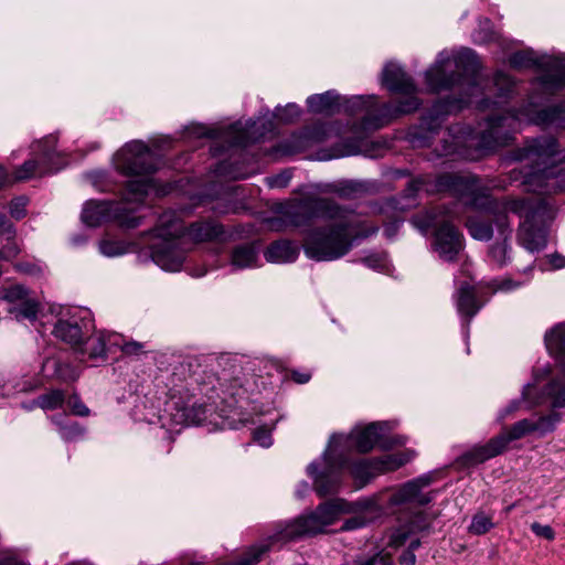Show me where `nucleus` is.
<instances>
[{
	"instance_id": "nucleus-55",
	"label": "nucleus",
	"mask_w": 565,
	"mask_h": 565,
	"mask_svg": "<svg viewBox=\"0 0 565 565\" xmlns=\"http://www.w3.org/2000/svg\"><path fill=\"white\" fill-rule=\"evenodd\" d=\"M433 518L424 512L415 513L408 521L407 525L413 533H420L429 531L431 527Z\"/></svg>"
},
{
	"instance_id": "nucleus-34",
	"label": "nucleus",
	"mask_w": 565,
	"mask_h": 565,
	"mask_svg": "<svg viewBox=\"0 0 565 565\" xmlns=\"http://www.w3.org/2000/svg\"><path fill=\"white\" fill-rule=\"evenodd\" d=\"M318 190L322 193H334L341 199L353 200L364 191V186L362 183L355 181H341L337 183L324 184L319 186Z\"/></svg>"
},
{
	"instance_id": "nucleus-2",
	"label": "nucleus",
	"mask_w": 565,
	"mask_h": 565,
	"mask_svg": "<svg viewBox=\"0 0 565 565\" xmlns=\"http://www.w3.org/2000/svg\"><path fill=\"white\" fill-rule=\"evenodd\" d=\"M478 70V56L471 49H461L452 60L444 52L438 55L435 64L425 72L427 87L433 93L456 90L458 95L446 96L433 104L420 117L419 131L414 134V141L426 142L438 132L448 115L469 105L471 97L480 92Z\"/></svg>"
},
{
	"instance_id": "nucleus-51",
	"label": "nucleus",
	"mask_w": 565,
	"mask_h": 565,
	"mask_svg": "<svg viewBox=\"0 0 565 565\" xmlns=\"http://www.w3.org/2000/svg\"><path fill=\"white\" fill-rule=\"evenodd\" d=\"M54 375L62 382H74L78 379L79 373L68 363L54 360Z\"/></svg>"
},
{
	"instance_id": "nucleus-9",
	"label": "nucleus",
	"mask_w": 565,
	"mask_h": 565,
	"mask_svg": "<svg viewBox=\"0 0 565 565\" xmlns=\"http://www.w3.org/2000/svg\"><path fill=\"white\" fill-rule=\"evenodd\" d=\"M82 221L90 227L115 221L120 227L131 230L141 224L142 217L135 215V209L128 207L127 202L90 200L84 205Z\"/></svg>"
},
{
	"instance_id": "nucleus-48",
	"label": "nucleus",
	"mask_w": 565,
	"mask_h": 565,
	"mask_svg": "<svg viewBox=\"0 0 565 565\" xmlns=\"http://www.w3.org/2000/svg\"><path fill=\"white\" fill-rule=\"evenodd\" d=\"M561 414L557 412H552L547 415L541 416L536 422H534V427H536L535 431H539L541 435L554 431L557 423L561 422Z\"/></svg>"
},
{
	"instance_id": "nucleus-20",
	"label": "nucleus",
	"mask_w": 565,
	"mask_h": 565,
	"mask_svg": "<svg viewBox=\"0 0 565 565\" xmlns=\"http://www.w3.org/2000/svg\"><path fill=\"white\" fill-rule=\"evenodd\" d=\"M431 481L433 478L429 475H423L413 480L407 481L392 494V503H409L417 507L429 504L433 500L431 492L424 493L422 490L428 487L431 483Z\"/></svg>"
},
{
	"instance_id": "nucleus-42",
	"label": "nucleus",
	"mask_w": 565,
	"mask_h": 565,
	"mask_svg": "<svg viewBox=\"0 0 565 565\" xmlns=\"http://www.w3.org/2000/svg\"><path fill=\"white\" fill-rule=\"evenodd\" d=\"M65 393L62 390H51L50 392L38 396L33 404L44 411H54L63 406Z\"/></svg>"
},
{
	"instance_id": "nucleus-47",
	"label": "nucleus",
	"mask_w": 565,
	"mask_h": 565,
	"mask_svg": "<svg viewBox=\"0 0 565 565\" xmlns=\"http://www.w3.org/2000/svg\"><path fill=\"white\" fill-rule=\"evenodd\" d=\"M303 138L309 142H323L328 139L329 128L324 122H316L311 126H308L302 131Z\"/></svg>"
},
{
	"instance_id": "nucleus-43",
	"label": "nucleus",
	"mask_w": 565,
	"mask_h": 565,
	"mask_svg": "<svg viewBox=\"0 0 565 565\" xmlns=\"http://www.w3.org/2000/svg\"><path fill=\"white\" fill-rule=\"evenodd\" d=\"M53 420L58 426L60 437L67 443L83 438L86 433V428L77 422L57 423L56 417H53Z\"/></svg>"
},
{
	"instance_id": "nucleus-12",
	"label": "nucleus",
	"mask_w": 565,
	"mask_h": 565,
	"mask_svg": "<svg viewBox=\"0 0 565 565\" xmlns=\"http://www.w3.org/2000/svg\"><path fill=\"white\" fill-rule=\"evenodd\" d=\"M2 300L8 303V318L17 321L28 320L34 322L41 310L40 302L30 296L23 285L13 284L2 289Z\"/></svg>"
},
{
	"instance_id": "nucleus-46",
	"label": "nucleus",
	"mask_w": 565,
	"mask_h": 565,
	"mask_svg": "<svg viewBox=\"0 0 565 565\" xmlns=\"http://www.w3.org/2000/svg\"><path fill=\"white\" fill-rule=\"evenodd\" d=\"M214 172L228 179H246L249 173L243 171L236 163L224 160L216 164Z\"/></svg>"
},
{
	"instance_id": "nucleus-57",
	"label": "nucleus",
	"mask_w": 565,
	"mask_h": 565,
	"mask_svg": "<svg viewBox=\"0 0 565 565\" xmlns=\"http://www.w3.org/2000/svg\"><path fill=\"white\" fill-rule=\"evenodd\" d=\"M494 85L498 87V90H499V97H509V95L513 92L514 89V81L512 79L511 76H509L508 74L503 73V72H497L494 74Z\"/></svg>"
},
{
	"instance_id": "nucleus-1",
	"label": "nucleus",
	"mask_w": 565,
	"mask_h": 565,
	"mask_svg": "<svg viewBox=\"0 0 565 565\" xmlns=\"http://www.w3.org/2000/svg\"><path fill=\"white\" fill-rule=\"evenodd\" d=\"M278 212L292 226L307 225L315 218L335 221L308 231L305 254L317 262L335 260L347 255L354 243L379 232V226L361 218L348 217L351 211L329 198L306 194L281 204Z\"/></svg>"
},
{
	"instance_id": "nucleus-28",
	"label": "nucleus",
	"mask_w": 565,
	"mask_h": 565,
	"mask_svg": "<svg viewBox=\"0 0 565 565\" xmlns=\"http://www.w3.org/2000/svg\"><path fill=\"white\" fill-rule=\"evenodd\" d=\"M267 262L270 263H291L298 256V249L290 241L280 239L271 243L264 253Z\"/></svg>"
},
{
	"instance_id": "nucleus-50",
	"label": "nucleus",
	"mask_w": 565,
	"mask_h": 565,
	"mask_svg": "<svg viewBox=\"0 0 565 565\" xmlns=\"http://www.w3.org/2000/svg\"><path fill=\"white\" fill-rule=\"evenodd\" d=\"M412 223L422 233H427L430 228L437 226V214L435 210L425 212L424 214L415 215Z\"/></svg>"
},
{
	"instance_id": "nucleus-45",
	"label": "nucleus",
	"mask_w": 565,
	"mask_h": 565,
	"mask_svg": "<svg viewBox=\"0 0 565 565\" xmlns=\"http://www.w3.org/2000/svg\"><path fill=\"white\" fill-rule=\"evenodd\" d=\"M532 390H533V385H531V384L525 385L523 387V390H522L521 399L520 401L519 399L512 401L504 408V411L502 413V417H507V416L511 415L512 413H514L515 411H518L520 408L522 402H527L529 403V407L527 408H532L534 406L540 405L543 402V397L532 398V396H531Z\"/></svg>"
},
{
	"instance_id": "nucleus-49",
	"label": "nucleus",
	"mask_w": 565,
	"mask_h": 565,
	"mask_svg": "<svg viewBox=\"0 0 565 565\" xmlns=\"http://www.w3.org/2000/svg\"><path fill=\"white\" fill-rule=\"evenodd\" d=\"M129 245L121 241L104 239L99 244V250L108 257H116L128 252Z\"/></svg>"
},
{
	"instance_id": "nucleus-32",
	"label": "nucleus",
	"mask_w": 565,
	"mask_h": 565,
	"mask_svg": "<svg viewBox=\"0 0 565 565\" xmlns=\"http://www.w3.org/2000/svg\"><path fill=\"white\" fill-rule=\"evenodd\" d=\"M416 452L411 449H405L403 451L384 455L380 458L375 459V465L380 468V472L384 473L387 471H394L404 465L408 463L414 459Z\"/></svg>"
},
{
	"instance_id": "nucleus-52",
	"label": "nucleus",
	"mask_w": 565,
	"mask_h": 565,
	"mask_svg": "<svg viewBox=\"0 0 565 565\" xmlns=\"http://www.w3.org/2000/svg\"><path fill=\"white\" fill-rule=\"evenodd\" d=\"M150 183L148 179L131 180L127 183V191L134 201L141 202L148 194Z\"/></svg>"
},
{
	"instance_id": "nucleus-11",
	"label": "nucleus",
	"mask_w": 565,
	"mask_h": 565,
	"mask_svg": "<svg viewBox=\"0 0 565 565\" xmlns=\"http://www.w3.org/2000/svg\"><path fill=\"white\" fill-rule=\"evenodd\" d=\"M422 105L417 96L401 98L396 105L391 103L379 104L374 95L367 114L362 117L361 127L365 130H376L388 125L392 120L416 111Z\"/></svg>"
},
{
	"instance_id": "nucleus-17",
	"label": "nucleus",
	"mask_w": 565,
	"mask_h": 565,
	"mask_svg": "<svg viewBox=\"0 0 565 565\" xmlns=\"http://www.w3.org/2000/svg\"><path fill=\"white\" fill-rule=\"evenodd\" d=\"M383 425L381 423H371L362 429L354 430L350 434L349 438L351 444L361 454H367L376 444L383 449L392 448L394 445H404L406 439L404 437H394L392 440L382 441Z\"/></svg>"
},
{
	"instance_id": "nucleus-25",
	"label": "nucleus",
	"mask_w": 565,
	"mask_h": 565,
	"mask_svg": "<svg viewBox=\"0 0 565 565\" xmlns=\"http://www.w3.org/2000/svg\"><path fill=\"white\" fill-rule=\"evenodd\" d=\"M307 107L312 114L332 116L342 110L341 96L335 90L313 94L307 98Z\"/></svg>"
},
{
	"instance_id": "nucleus-41",
	"label": "nucleus",
	"mask_w": 565,
	"mask_h": 565,
	"mask_svg": "<svg viewBox=\"0 0 565 565\" xmlns=\"http://www.w3.org/2000/svg\"><path fill=\"white\" fill-rule=\"evenodd\" d=\"M544 397L552 399V408L565 407V384L561 380L553 379L543 388Z\"/></svg>"
},
{
	"instance_id": "nucleus-40",
	"label": "nucleus",
	"mask_w": 565,
	"mask_h": 565,
	"mask_svg": "<svg viewBox=\"0 0 565 565\" xmlns=\"http://www.w3.org/2000/svg\"><path fill=\"white\" fill-rule=\"evenodd\" d=\"M2 259H11L20 253V245L15 238V227L12 223L2 220Z\"/></svg>"
},
{
	"instance_id": "nucleus-6",
	"label": "nucleus",
	"mask_w": 565,
	"mask_h": 565,
	"mask_svg": "<svg viewBox=\"0 0 565 565\" xmlns=\"http://www.w3.org/2000/svg\"><path fill=\"white\" fill-rule=\"evenodd\" d=\"M184 230L185 226L175 212L169 211L160 215L153 230L160 242L151 246L150 256L162 269L177 271L181 268L185 255Z\"/></svg>"
},
{
	"instance_id": "nucleus-7",
	"label": "nucleus",
	"mask_w": 565,
	"mask_h": 565,
	"mask_svg": "<svg viewBox=\"0 0 565 565\" xmlns=\"http://www.w3.org/2000/svg\"><path fill=\"white\" fill-rule=\"evenodd\" d=\"M516 214L523 220L527 216H546L548 212L547 203L543 199H495L489 196L484 213L493 216L497 231L501 233H512V227L508 213Z\"/></svg>"
},
{
	"instance_id": "nucleus-16",
	"label": "nucleus",
	"mask_w": 565,
	"mask_h": 565,
	"mask_svg": "<svg viewBox=\"0 0 565 565\" xmlns=\"http://www.w3.org/2000/svg\"><path fill=\"white\" fill-rule=\"evenodd\" d=\"M326 467L319 471V465L311 462L308 468V475L313 479V488L317 494L321 498L334 494L339 491L341 486V470L343 462L339 465L329 461V455H323Z\"/></svg>"
},
{
	"instance_id": "nucleus-30",
	"label": "nucleus",
	"mask_w": 565,
	"mask_h": 565,
	"mask_svg": "<svg viewBox=\"0 0 565 565\" xmlns=\"http://www.w3.org/2000/svg\"><path fill=\"white\" fill-rule=\"evenodd\" d=\"M498 232V242L489 247V258L498 267L502 268L511 262V245L510 239L512 233Z\"/></svg>"
},
{
	"instance_id": "nucleus-36",
	"label": "nucleus",
	"mask_w": 565,
	"mask_h": 565,
	"mask_svg": "<svg viewBox=\"0 0 565 565\" xmlns=\"http://www.w3.org/2000/svg\"><path fill=\"white\" fill-rule=\"evenodd\" d=\"M174 420L184 425H199L206 418V406L203 404L186 405L173 415Z\"/></svg>"
},
{
	"instance_id": "nucleus-3",
	"label": "nucleus",
	"mask_w": 565,
	"mask_h": 565,
	"mask_svg": "<svg viewBox=\"0 0 565 565\" xmlns=\"http://www.w3.org/2000/svg\"><path fill=\"white\" fill-rule=\"evenodd\" d=\"M521 111L507 110L491 115L487 119V128L475 135L469 126L455 124L447 128L434 149L436 157H458L477 160L488 152L510 145L520 126Z\"/></svg>"
},
{
	"instance_id": "nucleus-33",
	"label": "nucleus",
	"mask_w": 565,
	"mask_h": 565,
	"mask_svg": "<svg viewBox=\"0 0 565 565\" xmlns=\"http://www.w3.org/2000/svg\"><path fill=\"white\" fill-rule=\"evenodd\" d=\"M350 473L358 483L359 488H362L381 472L380 468L375 465V459H362L353 462L350 466Z\"/></svg>"
},
{
	"instance_id": "nucleus-27",
	"label": "nucleus",
	"mask_w": 565,
	"mask_h": 565,
	"mask_svg": "<svg viewBox=\"0 0 565 565\" xmlns=\"http://www.w3.org/2000/svg\"><path fill=\"white\" fill-rule=\"evenodd\" d=\"M264 136V131L258 132L257 122L252 121L245 127L241 122H236L230 127L228 139L232 147L244 148L249 143L256 142Z\"/></svg>"
},
{
	"instance_id": "nucleus-60",
	"label": "nucleus",
	"mask_w": 565,
	"mask_h": 565,
	"mask_svg": "<svg viewBox=\"0 0 565 565\" xmlns=\"http://www.w3.org/2000/svg\"><path fill=\"white\" fill-rule=\"evenodd\" d=\"M290 180L291 173L286 170L278 174L267 177L265 182L270 189H284L289 184Z\"/></svg>"
},
{
	"instance_id": "nucleus-35",
	"label": "nucleus",
	"mask_w": 565,
	"mask_h": 565,
	"mask_svg": "<svg viewBox=\"0 0 565 565\" xmlns=\"http://www.w3.org/2000/svg\"><path fill=\"white\" fill-rule=\"evenodd\" d=\"M544 342L547 351L554 358L565 353V322L557 323L546 331Z\"/></svg>"
},
{
	"instance_id": "nucleus-61",
	"label": "nucleus",
	"mask_w": 565,
	"mask_h": 565,
	"mask_svg": "<svg viewBox=\"0 0 565 565\" xmlns=\"http://www.w3.org/2000/svg\"><path fill=\"white\" fill-rule=\"evenodd\" d=\"M354 565H394L390 555L377 553L367 558L354 561Z\"/></svg>"
},
{
	"instance_id": "nucleus-31",
	"label": "nucleus",
	"mask_w": 565,
	"mask_h": 565,
	"mask_svg": "<svg viewBox=\"0 0 565 565\" xmlns=\"http://www.w3.org/2000/svg\"><path fill=\"white\" fill-rule=\"evenodd\" d=\"M258 258V250L255 243L237 245L232 250L231 263L235 268L243 269L253 267Z\"/></svg>"
},
{
	"instance_id": "nucleus-38",
	"label": "nucleus",
	"mask_w": 565,
	"mask_h": 565,
	"mask_svg": "<svg viewBox=\"0 0 565 565\" xmlns=\"http://www.w3.org/2000/svg\"><path fill=\"white\" fill-rule=\"evenodd\" d=\"M458 175V173L445 172L435 178L429 177V185L426 188V192L429 194L448 193L451 195Z\"/></svg>"
},
{
	"instance_id": "nucleus-15",
	"label": "nucleus",
	"mask_w": 565,
	"mask_h": 565,
	"mask_svg": "<svg viewBox=\"0 0 565 565\" xmlns=\"http://www.w3.org/2000/svg\"><path fill=\"white\" fill-rule=\"evenodd\" d=\"M497 185L484 184L478 175H458L452 196L467 200V204L475 209L484 212L489 192Z\"/></svg>"
},
{
	"instance_id": "nucleus-24",
	"label": "nucleus",
	"mask_w": 565,
	"mask_h": 565,
	"mask_svg": "<svg viewBox=\"0 0 565 565\" xmlns=\"http://www.w3.org/2000/svg\"><path fill=\"white\" fill-rule=\"evenodd\" d=\"M456 306L458 312L469 322L482 307L477 288L469 282H461L456 292Z\"/></svg>"
},
{
	"instance_id": "nucleus-4",
	"label": "nucleus",
	"mask_w": 565,
	"mask_h": 565,
	"mask_svg": "<svg viewBox=\"0 0 565 565\" xmlns=\"http://www.w3.org/2000/svg\"><path fill=\"white\" fill-rule=\"evenodd\" d=\"M345 512H350V509L343 499L322 502L309 514L277 524L275 533L252 545L237 561L224 565H256L276 544L282 545L303 536L323 533L327 526L333 524L339 515Z\"/></svg>"
},
{
	"instance_id": "nucleus-19",
	"label": "nucleus",
	"mask_w": 565,
	"mask_h": 565,
	"mask_svg": "<svg viewBox=\"0 0 565 565\" xmlns=\"http://www.w3.org/2000/svg\"><path fill=\"white\" fill-rule=\"evenodd\" d=\"M434 245L441 259L455 262L463 249V235L451 223L444 222L435 232Z\"/></svg>"
},
{
	"instance_id": "nucleus-53",
	"label": "nucleus",
	"mask_w": 565,
	"mask_h": 565,
	"mask_svg": "<svg viewBox=\"0 0 565 565\" xmlns=\"http://www.w3.org/2000/svg\"><path fill=\"white\" fill-rule=\"evenodd\" d=\"M114 344L120 348L124 355L130 358H139L147 352L145 350V343L134 340L125 341L122 339V342L120 343L117 339H115Z\"/></svg>"
},
{
	"instance_id": "nucleus-54",
	"label": "nucleus",
	"mask_w": 565,
	"mask_h": 565,
	"mask_svg": "<svg viewBox=\"0 0 565 565\" xmlns=\"http://www.w3.org/2000/svg\"><path fill=\"white\" fill-rule=\"evenodd\" d=\"M301 115V109L298 105L290 103L286 105L285 107H277L275 110V117L279 121L289 124L297 120Z\"/></svg>"
},
{
	"instance_id": "nucleus-22",
	"label": "nucleus",
	"mask_w": 565,
	"mask_h": 565,
	"mask_svg": "<svg viewBox=\"0 0 565 565\" xmlns=\"http://www.w3.org/2000/svg\"><path fill=\"white\" fill-rule=\"evenodd\" d=\"M555 61H562V58H537L534 51L532 50H522L514 52L509 57V63L514 68H530L534 66H546L550 70L554 71L555 74L548 75L545 78V83L552 84L556 88H561L562 85H558V75L562 72V68L555 64Z\"/></svg>"
},
{
	"instance_id": "nucleus-39",
	"label": "nucleus",
	"mask_w": 565,
	"mask_h": 565,
	"mask_svg": "<svg viewBox=\"0 0 565 565\" xmlns=\"http://www.w3.org/2000/svg\"><path fill=\"white\" fill-rule=\"evenodd\" d=\"M372 102H374V95H359L343 99L341 98L342 110L351 116L360 114H363V116L366 115Z\"/></svg>"
},
{
	"instance_id": "nucleus-18",
	"label": "nucleus",
	"mask_w": 565,
	"mask_h": 565,
	"mask_svg": "<svg viewBox=\"0 0 565 565\" xmlns=\"http://www.w3.org/2000/svg\"><path fill=\"white\" fill-rule=\"evenodd\" d=\"M89 321L77 319H60L55 322L52 333L55 338L70 344L76 352L84 353V344L89 338Z\"/></svg>"
},
{
	"instance_id": "nucleus-5",
	"label": "nucleus",
	"mask_w": 565,
	"mask_h": 565,
	"mask_svg": "<svg viewBox=\"0 0 565 565\" xmlns=\"http://www.w3.org/2000/svg\"><path fill=\"white\" fill-rule=\"evenodd\" d=\"M558 152V142L552 136L532 139L519 150L518 160H530L536 164H547ZM524 184L532 192L550 195L565 190V169L557 167L532 168L524 174Z\"/></svg>"
},
{
	"instance_id": "nucleus-14",
	"label": "nucleus",
	"mask_w": 565,
	"mask_h": 565,
	"mask_svg": "<svg viewBox=\"0 0 565 565\" xmlns=\"http://www.w3.org/2000/svg\"><path fill=\"white\" fill-rule=\"evenodd\" d=\"M497 185L484 184L478 175H458L452 196L467 200V204L475 209L484 212L489 192Z\"/></svg>"
},
{
	"instance_id": "nucleus-56",
	"label": "nucleus",
	"mask_w": 565,
	"mask_h": 565,
	"mask_svg": "<svg viewBox=\"0 0 565 565\" xmlns=\"http://www.w3.org/2000/svg\"><path fill=\"white\" fill-rule=\"evenodd\" d=\"M492 527L493 523L491 519L483 513H479L472 518L469 525V532L476 535H481L489 532Z\"/></svg>"
},
{
	"instance_id": "nucleus-10",
	"label": "nucleus",
	"mask_w": 565,
	"mask_h": 565,
	"mask_svg": "<svg viewBox=\"0 0 565 565\" xmlns=\"http://www.w3.org/2000/svg\"><path fill=\"white\" fill-rule=\"evenodd\" d=\"M117 170L125 175H149L157 170L151 149L140 140L126 143L115 157Z\"/></svg>"
},
{
	"instance_id": "nucleus-63",
	"label": "nucleus",
	"mask_w": 565,
	"mask_h": 565,
	"mask_svg": "<svg viewBox=\"0 0 565 565\" xmlns=\"http://www.w3.org/2000/svg\"><path fill=\"white\" fill-rule=\"evenodd\" d=\"M531 530L536 536L543 537L547 541H553L555 539V531L547 524L533 522L531 524Z\"/></svg>"
},
{
	"instance_id": "nucleus-21",
	"label": "nucleus",
	"mask_w": 565,
	"mask_h": 565,
	"mask_svg": "<svg viewBox=\"0 0 565 565\" xmlns=\"http://www.w3.org/2000/svg\"><path fill=\"white\" fill-rule=\"evenodd\" d=\"M382 85L391 93L403 95V98L416 96L417 86L399 65L390 63L382 73Z\"/></svg>"
},
{
	"instance_id": "nucleus-44",
	"label": "nucleus",
	"mask_w": 565,
	"mask_h": 565,
	"mask_svg": "<svg viewBox=\"0 0 565 565\" xmlns=\"http://www.w3.org/2000/svg\"><path fill=\"white\" fill-rule=\"evenodd\" d=\"M565 102L545 107L537 111L535 121L540 125H550L563 118Z\"/></svg>"
},
{
	"instance_id": "nucleus-37",
	"label": "nucleus",
	"mask_w": 565,
	"mask_h": 565,
	"mask_svg": "<svg viewBox=\"0 0 565 565\" xmlns=\"http://www.w3.org/2000/svg\"><path fill=\"white\" fill-rule=\"evenodd\" d=\"M113 337H116V335L111 334V333H106L105 331L97 332L94 338H92L89 335V338L93 340V343L90 344L89 348H86L84 345L85 352L81 353V354L82 355L87 354L88 359H90V360H96V359L106 360L107 359L106 344H107V342L114 344V341L111 339Z\"/></svg>"
},
{
	"instance_id": "nucleus-59",
	"label": "nucleus",
	"mask_w": 565,
	"mask_h": 565,
	"mask_svg": "<svg viewBox=\"0 0 565 565\" xmlns=\"http://www.w3.org/2000/svg\"><path fill=\"white\" fill-rule=\"evenodd\" d=\"M428 182H429V177H420V178L411 180L403 191L404 196L407 199H415L417 193L420 190L426 191V188L429 185Z\"/></svg>"
},
{
	"instance_id": "nucleus-8",
	"label": "nucleus",
	"mask_w": 565,
	"mask_h": 565,
	"mask_svg": "<svg viewBox=\"0 0 565 565\" xmlns=\"http://www.w3.org/2000/svg\"><path fill=\"white\" fill-rule=\"evenodd\" d=\"M534 422L527 418L514 423L507 431L494 436L486 445L475 446L458 457L460 467H473L501 455L509 443L535 431Z\"/></svg>"
},
{
	"instance_id": "nucleus-13",
	"label": "nucleus",
	"mask_w": 565,
	"mask_h": 565,
	"mask_svg": "<svg viewBox=\"0 0 565 565\" xmlns=\"http://www.w3.org/2000/svg\"><path fill=\"white\" fill-rule=\"evenodd\" d=\"M35 148L38 151L36 157L24 161L14 170L12 175L2 169V186L8 183L29 180L36 173L42 174L46 171L47 163L53 159L55 153L54 140L51 137L45 138L44 140L38 141Z\"/></svg>"
},
{
	"instance_id": "nucleus-26",
	"label": "nucleus",
	"mask_w": 565,
	"mask_h": 565,
	"mask_svg": "<svg viewBox=\"0 0 565 565\" xmlns=\"http://www.w3.org/2000/svg\"><path fill=\"white\" fill-rule=\"evenodd\" d=\"M185 233L195 242H210L221 238L224 234V227L215 220H200L185 227Z\"/></svg>"
},
{
	"instance_id": "nucleus-58",
	"label": "nucleus",
	"mask_w": 565,
	"mask_h": 565,
	"mask_svg": "<svg viewBox=\"0 0 565 565\" xmlns=\"http://www.w3.org/2000/svg\"><path fill=\"white\" fill-rule=\"evenodd\" d=\"M30 200L26 195H19L9 203V213L12 218L19 221L26 215V206Z\"/></svg>"
},
{
	"instance_id": "nucleus-62",
	"label": "nucleus",
	"mask_w": 565,
	"mask_h": 565,
	"mask_svg": "<svg viewBox=\"0 0 565 565\" xmlns=\"http://www.w3.org/2000/svg\"><path fill=\"white\" fill-rule=\"evenodd\" d=\"M411 534L414 533L407 524L405 526H401L392 534L390 544L394 547H399L406 543Z\"/></svg>"
},
{
	"instance_id": "nucleus-29",
	"label": "nucleus",
	"mask_w": 565,
	"mask_h": 565,
	"mask_svg": "<svg viewBox=\"0 0 565 565\" xmlns=\"http://www.w3.org/2000/svg\"><path fill=\"white\" fill-rule=\"evenodd\" d=\"M482 216H468L465 225L472 238L481 242H489L493 237V216L487 214Z\"/></svg>"
},
{
	"instance_id": "nucleus-64",
	"label": "nucleus",
	"mask_w": 565,
	"mask_h": 565,
	"mask_svg": "<svg viewBox=\"0 0 565 565\" xmlns=\"http://www.w3.org/2000/svg\"><path fill=\"white\" fill-rule=\"evenodd\" d=\"M72 413L76 416L86 417L89 415V408L79 399L77 394H73L71 397Z\"/></svg>"
},
{
	"instance_id": "nucleus-23",
	"label": "nucleus",
	"mask_w": 565,
	"mask_h": 565,
	"mask_svg": "<svg viewBox=\"0 0 565 565\" xmlns=\"http://www.w3.org/2000/svg\"><path fill=\"white\" fill-rule=\"evenodd\" d=\"M545 216H527L518 228L519 243L530 252H537L546 246V232L542 226Z\"/></svg>"
}]
</instances>
